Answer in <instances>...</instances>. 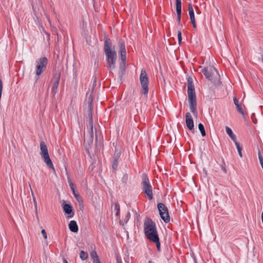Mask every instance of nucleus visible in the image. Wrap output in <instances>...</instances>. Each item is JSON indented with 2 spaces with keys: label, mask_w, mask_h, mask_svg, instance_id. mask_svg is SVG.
<instances>
[{
  "label": "nucleus",
  "mask_w": 263,
  "mask_h": 263,
  "mask_svg": "<svg viewBox=\"0 0 263 263\" xmlns=\"http://www.w3.org/2000/svg\"><path fill=\"white\" fill-rule=\"evenodd\" d=\"M60 77L58 76L56 78V80L53 82L52 88H51V93L53 94H55L58 88L59 83Z\"/></svg>",
  "instance_id": "17"
},
{
  "label": "nucleus",
  "mask_w": 263,
  "mask_h": 263,
  "mask_svg": "<svg viewBox=\"0 0 263 263\" xmlns=\"http://www.w3.org/2000/svg\"><path fill=\"white\" fill-rule=\"evenodd\" d=\"M118 52L121 58V62L120 63V73L123 74L125 68V63L126 59V49L125 44L123 41H121L120 42Z\"/></svg>",
  "instance_id": "8"
},
{
  "label": "nucleus",
  "mask_w": 263,
  "mask_h": 263,
  "mask_svg": "<svg viewBox=\"0 0 263 263\" xmlns=\"http://www.w3.org/2000/svg\"><path fill=\"white\" fill-rule=\"evenodd\" d=\"M47 64L48 60L45 57L39 58L35 61V74L37 79L45 71Z\"/></svg>",
  "instance_id": "7"
},
{
  "label": "nucleus",
  "mask_w": 263,
  "mask_h": 263,
  "mask_svg": "<svg viewBox=\"0 0 263 263\" xmlns=\"http://www.w3.org/2000/svg\"><path fill=\"white\" fill-rule=\"evenodd\" d=\"M177 36H178V39L179 44L180 45V44L181 43V40H182L181 33L180 31H178Z\"/></svg>",
  "instance_id": "26"
},
{
  "label": "nucleus",
  "mask_w": 263,
  "mask_h": 263,
  "mask_svg": "<svg viewBox=\"0 0 263 263\" xmlns=\"http://www.w3.org/2000/svg\"><path fill=\"white\" fill-rule=\"evenodd\" d=\"M142 189L143 192L147 195L149 199H153L152 187L149 180L147 177H145L142 181Z\"/></svg>",
  "instance_id": "11"
},
{
  "label": "nucleus",
  "mask_w": 263,
  "mask_h": 263,
  "mask_svg": "<svg viewBox=\"0 0 263 263\" xmlns=\"http://www.w3.org/2000/svg\"><path fill=\"white\" fill-rule=\"evenodd\" d=\"M104 52L107 61V67L109 70L115 69L117 60V53L115 47H112L109 42L106 40L104 45Z\"/></svg>",
  "instance_id": "2"
},
{
  "label": "nucleus",
  "mask_w": 263,
  "mask_h": 263,
  "mask_svg": "<svg viewBox=\"0 0 263 263\" xmlns=\"http://www.w3.org/2000/svg\"><path fill=\"white\" fill-rule=\"evenodd\" d=\"M3 90V84L1 80L0 79V91Z\"/></svg>",
  "instance_id": "31"
},
{
  "label": "nucleus",
  "mask_w": 263,
  "mask_h": 263,
  "mask_svg": "<svg viewBox=\"0 0 263 263\" xmlns=\"http://www.w3.org/2000/svg\"><path fill=\"white\" fill-rule=\"evenodd\" d=\"M116 216H118L119 214V212H120V209H119V206L118 205H116Z\"/></svg>",
  "instance_id": "30"
},
{
  "label": "nucleus",
  "mask_w": 263,
  "mask_h": 263,
  "mask_svg": "<svg viewBox=\"0 0 263 263\" xmlns=\"http://www.w3.org/2000/svg\"><path fill=\"white\" fill-rule=\"evenodd\" d=\"M129 218V213L128 212L126 217V221L128 220Z\"/></svg>",
  "instance_id": "32"
},
{
  "label": "nucleus",
  "mask_w": 263,
  "mask_h": 263,
  "mask_svg": "<svg viewBox=\"0 0 263 263\" xmlns=\"http://www.w3.org/2000/svg\"><path fill=\"white\" fill-rule=\"evenodd\" d=\"M116 258L117 263H122L121 259L117 254L116 255Z\"/></svg>",
  "instance_id": "29"
},
{
  "label": "nucleus",
  "mask_w": 263,
  "mask_h": 263,
  "mask_svg": "<svg viewBox=\"0 0 263 263\" xmlns=\"http://www.w3.org/2000/svg\"><path fill=\"white\" fill-rule=\"evenodd\" d=\"M63 211L65 214L69 215L68 218H71L74 215L72 206L69 204H63Z\"/></svg>",
  "instance_id": "13"
},
{
  "label": "nucleus",
  "mask_w": 263,
  "mask_h": 263,
  "mask_svg": "<svg viewBox=\"0 0 263 263\" xmlns=\"http://www.w3.org/2000/svg\"><path fill=\"white\" fill-rule=\"evenodd\" d=\"M68 182L69 184L70 187L72 191V193L75 192L76 191L74 188V184L72 183V181L71 180L69 177H68Z\"/></svg>",
  "instance_id": "25"
},
{
  "label": "nucleus",
  "mask_w": 263,
  "mask_h": 263,
  "mask_svg": "<svg viewBox=\"0 0 263 263\" xmlns=\"http://www.w3.org/2000/svg\"><path fill=\"white\" fill-rule=\"evenodd\" d=\"M261 60H262V63H263V56H262V59H261Z\"/></svg>",
  "instance_id": "34"
},
{
  "label": "nucleus",
  "mask_w": 263,
  "mask_h": 263,
  "mask_svg": "<svg viewBox=\"0 0 263 263\" xmlns=\"http://www.w3.org/2000/svg\"><path fill=\"white\" fill-rule=\"evenodd\" d=\"M254 122V123H256V120H254V121H253Z\"/></svg>",
  "instance_id": "36"
},
{
  "label": "nucleus",
  "mask_w": 263,
  "mask_h": 263,
  "mask_svg": "<svg viewBox=\"0 0 263 263\" xmlns=\"http://www.w3.org/2000/svg\"><path fill=\"white\" fill-rule=\"evenodd\" d=\"M88 254L87 253L83 251H81L80 252V257L81 258V259L83 260H86L87 258H88Z\"/></svg>",
  "instance_id": "23"
},
{
  "label": "nucleus",
  "mask_w": 263,
  "mask_h": 263,
  "mask_svg": "<svg viewBox=\"0 0 263 263\" xmlns=\"http://www.w3.org/2000/svg\"><path fill=\"white\" fill-rule=\"evenodd\" d=\"M90 257L93 259V263H100L96 251H92L90 253Z\"/></svg>",
  "instance_id": "19"
},
{
  "label": "nucleus",
  "mask_w": 263,
  "mask_h": 263,
  "mask_svg": "<svg viewBox=\"0 0 263 263\" xmlns=\"http://www.w3.org/2000/svg\"><path fill=\"white\" fill-rule=\"evenodd\" d=\"M185 123L186 124V126L189 128V129L192 130L194 129V122L190 112L186 113Z\"/></svg>",
  "instance_id": "12"
},
{
  "label": "nucleus",
  "mask_w": 263,
  "mask_h": 263,
  "mask_svg": "<svg viewBox=\"0 0 263 263\" xmlns=\"http://www.w3.org/2000/svg\"><path fill=\"white\" fill-rule=\"evenodd\" d=\"M198 128L200 132H201V135L202 137H204L206 135V133L204 130V126L202 124L199 123L198 124Z\"/></svg>",
  "instance_id": "22"
},
{
  "label": "nucleus",
  "mask_w": 263,
  "mask_h": 263,
  "mask_svg": "<svg viewBox=\"0 0 263 263\" xmlns=\"http://www.w3.org/2000/svg\"><path fill=\"white\" fill-rule=\"evenodd\" d=\"M41 233L43 236V237L45 238V239H47V234H46V231L44 230V229H43L41 231Z\"/></svg>",
  "instance_id": "27"
},
{
  "label": "nucleus",
  "mask_w": 263,
  "mask_h": 263,
  "mask_svg": "<svg viewBox=\"0 0 263 263\" xmlns=\"http://www.w3.org/2000/svg\"><path fill=\"white\" fill-rule=\"evenodd\" d=\"M30 190H31V195H32V199H33V203H34V209H35V212L37 214V202H36V199H35V197L34 195V193L31 189V186L30 185Z\"/></svg>",
  "instance_id": "21"
},
{
  "label": "nucleus",
  "mask_w": 263,
  "mask_h": 263,
  "mask_svg": "<svg viewBox=\"0 0 263 263\" xmlns=\"http://www.w3.org/2000/svg\"><path fill=\"white\" fill-rule=\"evenodd\" d=\"M200 68H202L201 71L208 80L215 84H218L219 82L220 76L214 67L209 66L204 68L200 67Z\"/></svg>",
  "instance_id": "5"
},
{
  "label": "nucleus",
  "mask_w": 263,
  "mask_h": 263,
  "mask_svg": "<svg viewBox=\"0 0 263 263\" xmlns=\"http://www.w3.org/2000/svg\"><path fill=\"white\" fill-rule=\"evenodd\" d=\"M176 12L177 15V21L179 24L180 23L181 15V1L176 0Z\"/></svg>",
  "instance_id": "15"
},
{
  "label": "nucleus",
  "mask_w": 263,
  "mask_h": 263,
  "mask_svg": "<svg viewBox=\"0 0 263 263\" xmlns=\"http://www.w3.org/2000/svg\"><path fill=\"white\" fill-rule=\"evenodd\" d=\"M235 144L237 149L238 154H239V156L241 158L242 157V153H241L242 148L240 146V144L237 141L235 142Z\"/></svg>",
  "instance_id": "24"
},
{
  "label": "nucleus",
  "mask_w": 263,
  "mask_h": 263,
  "mask_svg": "<svg viewBox=\"0 0 263 263\" xmlns=\"http://www.w3.org/2000/svg\"><path fill=\"white\" fill-rule=\"evenodd\" d=\"M144 231L146 238L156 243L157 248L160 250V243L155 223L150 219H146L144 223Z\"/></svg>",
  "instance_id": "1"
},
{
  "label": "nucleus",
  "mask_w": 263,
  "mask_h": 263,
  "mask_svg": "<svg viewBox=\"0 0 263 263\" xmlns=\"http://www.w3.org/2000/svg\"><path fill=\"white\" fill-rule=\"evenodd\" d=\"M254 122V123H256V120H254V121H253Z\"/></svg>",
  "instance_id": "35"
},
{
  "label": "nucleus",
  "mask_w": 263,
  "mask_h": 263,
  "mask_svg": "<svg viewBox=\"0 0 263 263\" xmlns=\"http://www.w3.org/2000/svg\"><path fill=\"white\" fill-rule=\"evenodd\" d=\"M73 194L74 196V197H76V198L77 199V200L78 201H80V197H79V195L76 193V191L73 192Z\"/></svg>",
  "instance_id": "28"
},
{
  "label": "nucleus",
  "mask_w": 263,
  "mask_h": 263,
  "mask_svg": "<svg viewBox=\"0 0 263 263\" xmlns=\"http://www.w3.org/2000/svg\"><path fill=\"white\" fill-rule=\"evenodd\" d=\"M189 13L191 23L194 28H196V24L195 20V15L193 6L191 4L189 5Z\"/></svg>",
  "instance_id": "14"
},
{
  "label": "nucleus",
  "mask_w": 263,
  "mask_h": 263,
  "mask_svg": "<svg viewBox=\"0 0 263 263\" xmlns=\"http://www.w3.org/2000/svg\"><path fill=\"white\" fill-rule=\"evenodd\" d=\"M69 228L70 230L74 233L78 231V227L76 221L71 220L69 223Z\"/></svg>",
  "instance_id": "16"
},
{
  "label": "nucleus",
  "mask_w": 263,
  "mask_h": 263,
  "mask_svg": "<svg viewBox=\"0 0 263 263\" xmlns=\"http://www.w3.org/2000/svg\"><path fill=\"white\" fill-rule=\"evenodd\" d=\"M63 262L64 263H68V261L65 259H64Z\"/></svg>",
  "instance_id": "33"
},
{
  "label": "nucleus",
  "mask_w": 263,
  "mask_h": 263,
  "mask_svg": "<svg viewBox=\"0 0 263 263\" xmlns=\"http://www.w3.org/2000/svg\"><path fill=\"white\" fill-rule=\"evenodd\" d=\"M234 103L236 106L237 111L239 112H240V114L243 115V110L241 108V106L239 104V102H238V100H237L236 98H234Z\"/></svg>",
  "instance_id": "20"
},
{
  "label": "nucleus",
  "mask_w": 263,
  "mask_h": 263,
  "mask_svg": "<svg viewBox=\"0 0 263 263\" xmlns=\"http://www.w3.org/2000/svg\"><path fill=\"white\" fill-rule=\"evenodd\" d=\"M88 116L89 122L87 124V134L84 136V143L85 144L90 146L93 140V124L92 117V100L88 98Z\"/></svg>",
  "instance_id": "3"
},
{
  "label": "nucleus",
  "mask_w": 263,
  "mask_h": 263,
  "mask_svg": "<svg viewBox=\"0 0 263 263\" xmlns=\"http://www.w3.org/2000/svg\"><path fill=\"white\" fill-rule=\"evenodd\" d=\"M187 95L191 111L194 114H197L196 109L197 105L196 95L194 85L191 78H189L187 79Z\"/></svg>",
  "instance_id": "4"
},
{
  "label": "nucleus",
  "mask_w": 263,
  "mask_h": 263,
  "mask_svg": "<svg viewBox=\"0 0 263 263\" xmlns=\"http://www.w3.org/2000/svg\"><path fill=\"white\" fill-rule=\"evenodd\" d=\"M226 130L227 134L229 136V137L233 141V142L234 143L237 142L236 137L235 135L233 133L231 129L230 128H229V127L226 126Z\"/></svg>",
  "instance_id": "18"
},
{
  "label": "nucleus",
  "mask_w": 263,
  "mask_h": 263,
  "mask_svg": "<svg viewBox=\"0 0 263 263\" xmlns=\"http://www.w3.org/2000/svg\"><path fill=\"white\" fill-rule=\"evenodd\" d=\"M40 155L44 163L50 168L54 170L53 163L49 157L46 144L44 141H41L40 144Z\"/></svg>",
  "instance_id": "6"
},
{
  "label": "nucleus",
  "mask_w": 263,
  "mask_h": 263,
  "mask_svg": "<svg viewBox=\"0 0 263 263\" xmlns=\"http://www.w3.org/2000/svg\"><path fill=\"white\" fill-rule=\"evenodd\" d=\"M149 263H151V261H149Z\"/></svg>",
  "instance_id": "37"
},
{
  "label": "nucleus",
  "mask_w": 263,
  "mask_h": 263,
  "mask_svg": "<svg viewBox=\"0 0 263 263\" xmlns=\"http://www.w3.org/2000/svg\"><path fill=\"white\" fill-rule=\"evenodd\" d=\"M157 207L162 219L165 222H169L170 218L166 206L162 203H159Z\"/></svg>",
  "instance_id": "10"
},
{
  "label": "nucleus",
  "mask_w": 263,
  "mask_h": 263,
  "mask_svg": "<svg viewBox=\"0 0 263 263\" xmlns=\"http://www.w3.org/2000/svg\"><path fill=\"white\" fill-rule=\"evenodd\" d=\"M140 82L142 86L141 92L144 95L147 94L148 92V78L144 69L141 71Z\"/></svg>",
  "instance_id": "9"
}]
</instances>
